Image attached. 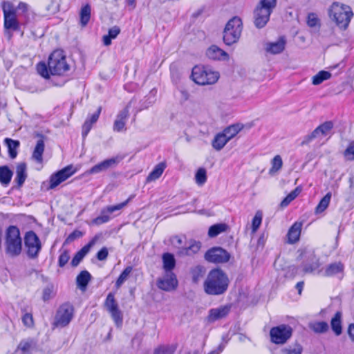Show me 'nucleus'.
Segmentation results:
<instances>
[{"instance_id":"nucleus-1","label":"nucleus","mask_w":354,"mask_h":354,"mask_svg":"<svg viewBox=\"0 0 354 354\" xmlns=\"http://www.w3.org/2000/svg\"><path fill=\"white\" fill-rule=\"evenodd\" d=\"M69 69L70 66L66 62V55L61 50H56L50 54L48 64L41 62L37 65L38 73L46 79H48L50 75H63Z\"/></svg>"},{"instance_id":"nucleus-2","label":"nucleus","mask_w":354,"mask_h":354,"mask_svg":"<svg viewBox=\"0 0 354 354\" xmlns=\"http://www.w3.org/2000/svg\"><path fill=\"white\" fill-rule=\"evenodd\" d=\"M229 286V279L221 269H213L207 274L204 282V290L209 295L224 294Z\"/></svg>"},{"instance_id":"nucleus-3","label":"nucleus","mask_w":354,"mask_h":354,"mask_svg":"<svg viewBox=\"0 0 354 354\" xmlns=\"http://www.w3.org/2000/svg\"><path fill=\"white\" fill-rule=\"evenodd\" d=\"M6 253L11 257L19 256L22 250V240L17 227L9 226L6 232Z\"/></svg>"},{"instance_id":"nucleus-4","label":"nucleus","mask_w":354,"mask_h":354,"mask_svg":"<svg viewBox=\"0 0 354 354\" xmlns=\"http://www.w3.org/2000/svg\"><path fill=\"white\" fill-rule=\"evenodd\" d=\"M190 77L196 84L204 86L215 84L218 80L220 74L210 67L195 66Z\"/></svg>"},{"instance_id":"nucleus-5","label":"nucleus","mask_w":354,"mask_h":354,"mask_svg":"<svg viewBox=\"0 0 354 354\" xmlns=\"http://www.w3.org/2000/svg\"><path fill=\"white\" fill-rule=\"evenodd\" d=\"M243 30V23L239 17H234L226 24L223 32L225 44L231 46L239 40Z\"/></svg>"},{"instance_id":"nucleus-6","label":"nucleus","mask_w":354,"mask_h":354,"mask_svg":"<svg viewBox=\"0 0 354 354\" xmlns=\"http://www.w3.org/2000/svg\"><path fill=\"white\" fill-rule=\"evenodd\" d=\"M329 16L340 28H346L353 16V12L348 6L335 2L329 10Z\"/></svg>"},{"instance_id":"nucleus-7","label":"nucleus","mask_w":354,"mask_h":354,"mask_svg":"<svg viewBox=\"0 0 354 354\" xmlns=\"http://www.w3.org/2000/svg\"><path fill=\"white\" fill-rule=\"evenodd\" d=\"M298 259L301 261V268L304 274L311 273L319 268L320 263L319 258L315 255L314 249L305 247L298 250Z\"/></svg>"},{"instance_id":"nucleus-8","label":"nucleus","mask_w":354,"mask_h":354,"mask_svg":"<svg viewBox=\"0 0 354 354\" xmlns=\"http://www.w3.org/2000/svg\"><path fill=\"white\" fill-rule=\"evenodd\" d=\"M24 245L28 257L31 259H37L42 245L39 236L34 231L30 230L25 234Z\"/></svg>"},{"instance_id":"nucleus-9","label":"nucleus","mask_w":354,"mask_h":354,"mask_svg":"<svg viewBox=\"0 0 354 354\" xmlns=\"http://www.w3.org/2000/svg\"><path fill=\"white\" fill-rule=\"evenodd\" d=\"M292 331L287 324L272 327L270 330V341L275 344H283L291 337Z\"/></svg>"},{"instance_id":"nucleus-10","label":"nucleus","mask_w":354,"mask_h":354,"mask_svg":"<svg viewBox=\"0 0 354 354\" xmlns=\"http://www.w3.org/2000/svg\"><path fill=\"white\" fill-rule=\"evenodd\" d=\"M73 306L70 304L66 303L60 306L56 313L53 325L57 327L67 326L73 318Z\"/></svg>"},{"instance_id":"nucleus-11","label":"nucleus","mask_w":354,"mask_h":354,"mask_svg":"<svg viewBox=\"0 0 354 354\" xmlns=\"http://www.w3.org/2000/svg\"><path fill=\"white\" fill-rule=\"evenodd\" d=\"M76 172V169L72 165H68L63 169L53 173L49 179V187L48 189H55L62 182L67 180L72 175Z\"/></svg>"},{"instance_id":"nucleus-12","label":"nucleus","mask_w":354,"mask_h":354,"mask_svg":"<svg viewBox=\"0 0 354 354\" xmlns=\"http://www.w3.org/2000/svg\"><path fill=\"white\" fill-rule=\"evenodd\" d=\"M122 155H117L97 163L92 167L88 171L89 174H96L101 172L106 171L109 169H115L120 162L123 160Z\"/></svg>"},{"instance_id":"nucleus-13","label":"nucleus","mask_w":354,"mask_h":354,"mask_svg":"<svg viewBox=\"0 0 354 354\" xmlns=\"http://www.w3.org/2000/svg\"><path fill=\"white\" fill-rule=\"evenodd\" d=\"M333 127L334 124L332 121H326L324 122L323 124L318 126L310 134L305 136L301 142V145H307L314 139L322 138L329 135Z\"/></svg>"},{"instance_id":"nucleus-14","label":"nucleus","mask_w":354,"mask_h":354,"mask_svg":"<svg viewBox=\"0 0 354 354\" xmlns=\"http://www.w3.org/2000/svg\"><path fill=\"white\" fill-rule=\"evenodd\" d=\"M129 201L130 198H128L127 200L121 203L117 204L115 205L107 206L105 208L102 209L100 215L97 216L92 221L93 224L100 225L103 223L109 222L111 219L109 214L116 211L121 210L122 208L127 206Z\"/></svg>"},{"instance_id":"nucleus-15","label":"nucleus","mask_w":354,"mask_h":354,"mask_svg":"<svg viewBox=\"0 0 354 354\" xmlns=\"http://www.w3.org/2000/svg\"><path fill=\"white\" fill-rule=\"evenodd\" d=\"M104 306L107 310L111 313L113 319L117 326L122 324V314L118 308V305L115 299L113 294L109 293L104 302Z\"/></svg>"},{"instance_id":"nucleus-16","label":"nucleus","mask_w":354,"mask_h":354,"mask_svg":"<svg viewBox=\"0 0 354 354\" xmlns=\"http://www.w3.org/2000/svg\"><path fill=\"white\" fill-rule=\"evenodd\" d=\"M104 306L107 310L111 313L113 319L117 326L122 324V314L118 308V305L115 299L113 294L109 293L104 302Z\"/></svg>"},{"instance_id":"nucleus-17","label":"nucleus","mask_w":354,"mask_h":354,"mask_svg":"<svg viewBox=\"0 0 354 354\" xmlns=\"http://www.w3.org/2000/svg\"><path fill=\"white\" fill-rule=\"evenodd\" d=\"M104 306L107 310L111 313L113 319L117 326L122 324V314L118 308V305L115 299L113 294L109 293L104 302Z\"/></svg>"},{"instance_id":"nucleus-18","label":"nucleus","mask_w":354,"mask_h":354,"mask_svg":"<svg viewBox=\"0 0 354 354\" xmlns=\"http://www.w3.org/2000/svg\"><path fill=\"white\" fill-rule=\"evenodd\" d=\"M230 257V254L220 247L211 248L205 254L206 261L216 263L227 262L229 261Z\"/></svg>"},{"instance_id":"nucleus-19","label":"nucleus","mask_w":354,"mask_h":354,"mask_svg":"<svg viewBox=\"0 0 354 354\" xmlns=\"http://www.w3.org/2000/svg\"><path fill=\"white\" fill-rule=\"evenodd\" d=\"M171 242L175 247H178L179 248L178 251V254L181 257L190 256L194 254L197 253L201 248V243L196 241H193L187 247L180 248L183 243V241L181 238L178 236L173 237Z\"/></svg>"},{"instance_id":"nucleus-20","label":"nucleus","mask_w":354,"mask_h":354,"mask_svg":"<svg viewBox=\"0 0 354 354\" xmlns=\"http://www.w3.org/2000/svg\"><path fill=\"white\" fill-rule=\"evenodd\" d=\"M156 284L158 288L169 292L177 288L178 281L174 272H165L162 278L158 279Z\"/></svg>"},{"instance_id":"nucleus-21","label":"nucleus","mask_w":354,"mask_h":354,"mask_svg":"<svg viewBox=\"0 0 354 354\" xmlns=\"http://www.w3.org/2000/svg\"><path fill=\"white\" fill-rule=\"evenodd\" d=\"M3 11L4 15V28L6 30H19L20 26L17 19H16L15 10L10 6L8 8L3 6Z\"/></svg>"},{"instance_id":"nucleus-22","label":"nucleus","mask_w":354,"mask_h":354,"mask_svg":"<svg viewBox=\"0 0 354 354\" xmlns=\"http://www.w3.org/2000/svg\"><path fill=\"white\" fill-rule=\"evenodd\" d=\"M133 102V99H132L128 104L122 110L119 111V113L116 115V119L114 121L113 129L114 131L120 132L122 131H126L125 125L126 122L129 116V109L131 106V104Z\"/></svg>"},{"instance_id":"nucleus-23","label":"nucleus","mask_w":354,"mask_h":354,"mask_svg":"<svg viewBox=\"0 0 354 354\" xmlns=\"http://www.w3.org/2000/svg\"><path fill=\"white\" fill-rule=\"evenodd\" d=\"M272 12L257 6L254 10V24L257 28H263L270 19Z\"/></svg>"},{"instance_id":"nucleus-24","label":"nucleus","mask_w":354,"mask_h":354,"mask_svg":"<svg viewBox=\"0 0 354 354\" xmlns=\"http://www.w3.org/2000/svg\"><path fill=\"white\" fill-rule=\"evenodd\" d=\"M206 56L213 60L229 59V55L216 45H212L207 49Z\"/></svg>"},{"instance_id":"nucleus-25","label":"nucleus","mask_w":354,"mask_h":354,"mask_svg":"<svg viewBox=\"0 0 354 354\" xmlns=\"http://www.w3.org/2000/svg\"><path fill=\"white\" fill-rule=\"evenodd\" d=\"M230 311V306H223L209 310L208 321L214 322L216 320L225 317Z\"/></svg>"},{"instance_id":"nucleus-26","label":"nucleus","mask_w":354,"mask_h":354,"mask_svg":"<svg viewBox=\"0 0 354 354\" xmlns=\"http://www.w3.org/2000/svg\"><path fill=\"white\" fill-rule=\"evenodd\" d=\"M37 136L39 138V139L37 141L36 146L32 154V159L36 162L41 164L43 162V153L45 147L44 136L40 133H37Z\"/></svg>"},{"instance_id":"nucleus-27","label":"nucleus","mask_w":354,"mask_h":354,"mask_svg":"<svg viewBox=\"0 0 354 354\" xmlns=\"http://www.w3.org/2000/svg\"><path fill=\"white\" fill-rule=\"evenodd\" d=\"M102 111V107L99 106L97 111L92 114L91 115H88L86 119L85 122L82 125V135L83 138H85L88 134L89 131L92 129V126L93 124L96 123L99 119L100 113Z\"/></svg>"},{"instance_id":"nucleus-28","label":"nucleus","mask_w":354,"mask_h":354,"mask_svg":"<svg viewBox=\"0 0 354 354\" xmlns=\"http://www.w3.org/2000/svg\"><path fill=\"white\" fill-rule=\"evenodd\" d=\"M302 223L295 222L289 229L287 236L289 243H295L299 241L301 234Z\"/></svg>"},{"instance_id":"nucleus-29","label":"nucleus","mask_w":354,"mask_h":354,"mask_svg":"<svg viewBox=\"0 0 354 354\" xmlns=\"http://www.w3.org/2000/svg\"><path fill=\"white\" fill-rule=\"evenodd\" d=\"M94 240L91 241L88 244L84 245L75 254L71 262L72 267H77L80 264V263L89 252L91 247L94 244Z\"/></svg>"},{"instance_id":"nucleus-30","label":"nucleus","mask_w":354,"mask_h":354,"mask_svg":"<svg viewBox=\"0 0 354 354\" xmlns=\"http://www.w3.org/2000/svg\"><path fill=\"white\" fill-rule=\"evenodd\" d=\"M286 39L283 37L275 42H270L266 44V50L268 53L275 55L281 53L285 48Z\"/></svg>"},{"instance_id":"nucleus-31","label":"nucleus","mask_w":354,"mask_h":354,"mask_svg":"<svg viewBox=\"0 0 354 354\" xmlns=\"http://www.w3.org/2000/svg\"><path fill=\"white\" fill-rule=\"evenodd\" d=\"M162 268L165 272H173L176 267V261L174 255L169 252L163 253L162 255Z\"/></svg>"},{"instance_id":"nucleus-32","label":"nucleus","mask_w":354,"mask_h":354,"mask_svg":"<svg viewBox=\"0 0 354 354\" xmlns=\"http://www.w3.org/2000/svg\"><path fill=\"white\" fill-rule=\"evenodd\" d=\"M27 166L25 162H20L16 167V177L15 181L17 183V186L21 187L27 178Z\"/></svg>"},{"instance_id":"nucleus-33","label":"nucleus","mask_w":354,"mask_h":354,"mask_svg":"<svg viewBox=\"0 0 354 354\" xmlns=\"http://www.w3.org/2000/svg\"><path fill=\"white\" fill-rule=\"evenodd\" d=\"M91 278V274L87 270L81 271L76 277L77 286L82 291H85Z\"/></svg>"},{"instance_id":"nucleus-34","label":"nucleus","mask_w":354,"mask_h":354,"mask_svg":"<svg viewBox=\"0 0 354 354\" xmlns=\"http://www.w3.org/2000/svg\"><path fill=\"white\" fill-rule=\"evenodd\" d=\"M4 144L8 148L9 157L12 159L15 158L18 153L17 150L20 146V142L17 140L6 138L4 139Z\"/></svg>"},{"instance_id":"nucleus-35","label":"nucleus","mask_w":354,"mask_h":354,"mask_svg":"<svg viewBox=\"0 0 354 354\" xmlns=\"http://www.w3.org/2000/svg\"><path fill=\"white\" fill-rule=\"evenodd\" d=\"M344 265L341 262H335L326 266L324 275L325 277H333L344 271Z\"/></svg>"},{"instance_id":"nucleus-36","label":"nucleus","mask_w":354,"mask_h":354,"mask_svg":"<svg viewBox=\"0 0 354 354\" xmlns=\"http://www.w3.org/2000/svg\"><path fill=\"white\" fill-rule=\"evenodd\" d=\"M229 142L226 136L222 132L218 133L212 141V147L216 151H221Z\"/></svg>"},{"instance_id":"nucleus-37","label":"nucleus","mask_w":354,"mask_h":354,"mask_svg":"<svg viewBox=\"0 0 354 354\" xmlns=\"http://www.w3.org/2000/svg\"><path fill=\"white\" fill-rule=\"evenodd\" d=\"M243 128V125L240 123L233 124L225 128L222 131L230 141L236 136Z\"/></svg>"},{"instance_id":"nucleus-38","label":"nucleus","mask_w":354,"mask_h":354,"mask_svg":"<svg viewBox=\"0 0 354 354\" xmlns=\"http://www.w3.org/2000/svg\"><path fill=\"white\" fill-rule=\"evenodd\" d=\"M167 167L165 162H161L156 165L147 178V181H153L159 178Z\"/></svg>"},{"instance_id":"nucleus-39","label":"nucleus","mask_w":354,"mask_h":354,"mask_svg":"<svg viewBox=\"0 0 354 354\" xmlns=\"http://www.w3.org/2000/svg\"><path fill=\"white\" fill-rule=\"evenodd\" d=\"M13 172L6 165L0 167V183L3 185H8L12 177Z\"/></svg>"},{"instance_id":"nucleus-40","label":"nucleus","mask_w":354,"mask_h":354,"mask_svg":"<svg viewBox=\"0 0 354 354\" xmlns=\"http://www.w3.org/2000/svg\"><path fill=\"white\" fill-rule=\"evenodd\" d=\"M341 317L342 313L337 311L330 322L331 328L336 335H339L342 331Z\"/></svg>"},{"instance_id":"nucleus-41","label":"nucleus","mask_w":354,"mask_h":354,"mask_svg":"<svg viewBox=\"0 0 354 354\" xmlns=\"http://www.w3.org/2000/svg\"><path fill=\"white\" fill-rule=\"evenodd\" d=\"M176 348V344H162L156 348L153 354H174Z\"/></svg>"},{"instance_id":"nucleus-42","label":"nucleus","mask_w":354,"mask_h":354,"mask_svg":"<svg viewBox=\"0 0 354 354\" xmlns=\"http://www.w3.org/2000/svg\"><path fill=\"white\" fill-rule=\"evenodd\" d=\"M91 6L89 4L84 6L80 10V24L82 26H85L88 24L91 18Z\"/></svg>"},{"instance_id":"nucleus-43","label":"nucleus","mask_w":354,"mask_h":354,"mask_svg":"<svg viewBox=\"0 0 354 354\" xmlns=\"http://www.w3.org/2000/svg\"><path fill=\"white\" fill-rule=\"evenodd\" d=\"M309 328L315 333H324L328 331L329 326L326 322H315L310 323Z\"/></svg>"},{"instance_id":"nucleus-44","label":"nucleus","mask_w":354,"mask_h":354,"mask_svg":"<svg viewBox=\"0 0 354 354\" xmlns=\"http://www.w3.org/2000/svg\"><path fill=\"white\" fill-rule=\"evenodd\" d=\"M227 228V225L225 223H217L209 227L208 230V235L209 237H215L219 234L225 232Z\"/></svg>"},{"instance_id":"nucleus-45","label":"nucleus","mask_w":354,"mask_h":354,"mask_svg":"<svg viewBox=\"0 0 354 354\" xmlns=\"http://www.w3.org/2000/svg\"><path fill=\"white\" fill-rule=\"evenodd\" d=\"M152 92L153 91L150 92V95L145 96V98L140 102V106L136 111V113L144 109H148L155 102V95L151 94Z\"/></svg>"},{"instance_id":"nucleus-46","label":"nucleus","mask_w":354,"mask_h":354,"mask_svg":"<svg viewBox=\"0 0 354 354\" xmlns=\"http://www.w3.org/2000/svg\"><path fill=\"white\" fill-rule=\"evenodd\" d=\"M331 193L328 192L319 201V204L315 208V214L322 213L328 207L330 199Z\"/></svg>"},{"instance_id":"nucleus-47","label":"nucleus","mask_w":354,"mask_h":354,"mask_svg":"<svg viewBox=\"0 0 354 354\" xmlns=\"http://www.w3.org/2000/svg\"><path fill=\"white\" fill-rule=\"evenodd\" d=\"M331 77V73L328 71H321L313 77L312 83L313 85H319L324 80H327Z\"/></svg>"},{"instance_id":"nucleus-48","label":"nucleus","mask_w":354,"mask_h":354,"mask_svg":"<svg viewBox=\"0 0 354 354\" xmlns=\"http://www.w3.org/2000/svg\"><path fill=\"white\" fill-rule=\"evenodd\" d=\"M133 270L132 266H127L120 274L118 277L116 282H115V287L116 288H119L124 283V281L129 278V274Z\"/></svg>"},{"instance_id":"nucleus-49","label":"nucleus","mask_w":354,"mask_h":354,"mask_svg":"<svg viewBox=\"0 0 354 354\" xmlns=\"http://www.w3.org/2000/svg\"><path fill=\"white\" fill-rule=\"evenodd\" d=\"M272 167L270 169L269 174H273L281 169L283 165L282 158L279 155L275 156L271 162Z\"/></svg>"},{"instance_id":"nucleus-50","label":"nucleus","mask_w":354,"mask_h":354,"mask_svg":"<svg viewBox=\"0 0 354 354\" xmlns=\"http://www.w3.org/2000/svg\"><path fill=\"white\" fill-rule=\"evenodd\" d=\"M277 6V0H260L257 6L272 12Z\"/></svg>"},{"instance_id":"nucleus-51","label":"nucleus","mask_w":354,"mask_h":354,"mask_svg":"<svg viewBox=\"0 0 354 354\" xmlns=\"http://www.w3.org/2000/svg\"><path fill=\"white\" fill-rule=\"evenodd\" d=\"M196 183L198 185H203L207 180V173L204 168H199L195 174Z\"/></svg>"},{"instance_id":"nucleus-52","label":"nucleus","mask_w":354,"mask_h":354,"mask_svg":"<svg viewBox=\"0 0 354 354\" xmlns=\"http://www.w3.org/2000/svg\"><path fill=\"white\" fill-rule=\"evenodd\" d=\"M191 274L193 282L197 283L204 274L203 268L201 266H197L192 269Z\"/></svg>"},{"instance_id":"nucleus-53","label":"nucleus","mask_w":354,"mask_h":354,"mask_svg":"<svg viewBox=\"0 0 354 354\" xmlns=\"http://www.w3.org/2000/svg\"><path fill=\"white\" fill-rule=\"evenodd\" d=\"M61 254L58 258V266L60 268H63L68 262L70 259L69 251L66 249L60 250Z\"/></svg>"},{"instance_id":"nucleus-54","label":"nucleus","mask_w":354,"mask_h":354,"mask_svg":"<svg viewBox=\"0 0 354 354\" xmlns=\"http://www.w3.org/2000/svg\"><path fill=\"white\" fill-rule=\"evenodd\" d=\"M32 341L22 340L19 344L17 349L21 351L23 354H28L32 348Z\"/></svg>"},{"instance_id":"nucleus-55","label":"nucleus","mask_w":354,"mask_h":354,"mask_svg":"<svg viewBox=\"0 0 354 354\" xmlns=\"http://www.w3.org/2000/svg\"><path fill=\"white\" fill-rule=\"evenodd\" d=\"M46 10L51 14H55L59 10V3L57 0H50L49 4L46 6Z\"/></svg>"},{"instance_id":"nucleus-56","label":"nucleus","mask_w":354,"mask_h":354,"mask_svg":"<svg viewBox=\"0 0 354 354\" xmlns=\"http://www.w3.org/2000/svg\"><path fill=\"white\" fill-rule=\"evenodd\" d=\"M82 236L83 233L81 231L75 230L68 236V237L66 239L64 243V245L71 243L75 239L82 237Z\"/></svg>"},{"instance_id":"nucleus-57","label":"nucleus","mask_w":354,"mask_h":354,"mask_svg":"<svg viewBox=\"0 0 354 354\" xmlns=\"http://www.w3.org/2000/svg\"><path fill=\"white\" fill-rule=\"evenodd\" d=\"M21 319L24 326L27 327H32L34 325L33 317L30 313H24Z\"/></svg>"},{"instance_id":"nucleus-58","label":"nucleus","mask_w":354,"mask_h":354,"mask_svg":"<svg viewBox=\"0 0 354 354\" xmlns=\"http://www.w3.org/2000/svg\"><path fill=\"white\" fill-rule=\"evenodd\" d=\"M288 274L290 277H295L297 275L303 276L302 268L300 266H292L289 267Z\"/></svg>"},{"instance_id":"nucleus-59","label":"nucleus","mask_w":354,"mask_h":354,"mask_svg":"<svg viewBox=\"0 0 354 354\" xmlns=\"http://www.w3.org/2000/svg\"><path fill=\"white\" fill-rule=\"evenodd\" d=\"M319 19L315 13L311 12L308 15L307 24L310 27H315L319 24Z\"/></svg>"},{"instance_id":"nucleus-60","label":"nucleus","mask_w":354,"mask_h":354,"mask_svg":"<svg viewBox=\"0 0 354 354\" xmlns=\"http://www.w3.org/2000/svg\"><path fill=\"white\" fill-rule=\"evenodd\" d=\"M262 221L261 215H259L258 214H256L254 218H252V230L253 232H255L259 226L261 225Z\"/></svg>"},{"instance_id":"nucleus-61","label":"nucleus","mask_w":354,"mask_h":354,"mask_svg":"<svg viewBox=\"0 0 354 354\" xmlns=\"http://www.w3.org/2000/svg\"><path fill=\"white\" fill-rule=\"evenodd\" d=\"M344 156L348 160H354V142L349 144L344 151Z\"/></svg>"},{"instance_id":"nucleus-62","label":"nucleus","mask_w":354,"mask_h":354,"mask_svg":"<svg viewBox=\"0 0 354 354\" xmlns=\"http://www.w3.org/2000/svg\"><path fill=\"white\" fill-rule=\"evenodd\" d=\"M108 254L109 252L107 248L106 247H103L97 252L96 257L99 261H104L107 258Z\"/></svg>"},{"instance_id":"nucleus-63","label":"nucleus","mask_w":354,"mask_h":354,"mask_svg":"<svg viewBox=\"0 0 354 354\" xmlns=\"http://www.w3.org/2000/svg\"><path fill=\"white\" fill-rule=\"evenodd\" d=\"M302 347L300 345H297L293 348H286L283 350L285 354H301Z\"/></svg>"},{"instance_id":"nucleus-64","label":"nucleus","mask_w":354,"mask_h":354,"mask_svg":"<svg viewBox=\"0 0 354 354\" xmlns=\"http://www.w3.org/2000/svg\"><path fill=\"white\" fill-rule=\"evenodd\" d=\"M120 28L118 26H115L109 30L108 35L111 37V38L115 39L120 34Z\"/></svg>"}]
</instances>
